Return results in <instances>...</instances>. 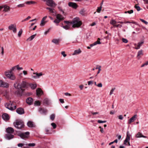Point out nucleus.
<instances>
[{
  "instance_id": "4c0bfd02",
  "label": "nucleus",
  "mask_w": 148,
  "mask_h": 148,
  "mask_svg": "<svg viewBox=\"0 0 148 148\" xmlns=\"http://www.w3.org/2000/svg\"><path fill=\"white\" fill-rule=\"evenodd\" d=\"M134 7L138 11H139L140 10V7L136 5Z\"/></svg>"
},
{
  "instance_id": "cd10ccee",
  "label": "nucleus",
  "mask_w": 148,
  "mask_h": 148,
  "mask_svg": "<svg viewBox=\"0 0 148 148\" xmlns=\"http://www.w3.org/2000/svg\"><path fill=\"white\" fill-rule=\"evenodd\" d=\"M60 42V40L58 39H54L52 40V42L54 44L58 45Z\"/></svg>"
},
{
  "instance_id": "9b49d317",
  "label": "nucleus",
  "mask_w": 148,
  "mask_h": 148,
  "mask_svg": "<svg viewBox=\"0 0 148 148\" xmlns=\"http://www.w3.org/2000/svg\"><path fill=\"white\" fill-rule=\"evenodd\" d=\"M38 111L41 114L44 115H46L47 112V110L46 109H43L42 108H39Z\"/></svg>"
},
{
  "instance_id": "4d7b16f0",
  "label": "nucleus",
  "mask_w": 148,
  "mask_h": 148,
  "mask_svg": "<svg viewBox=\"0 0 148 148\" xmlns=\"http://www.w3.org/2000/svg\"><path fill=\"white\" fill-rule=\"evenodd\" d=\"M14 29H12L14 33H16V25H15V27L13 28Z\"/></svg>"
},
{
  "instance_id": "c9c22d12",
  "label": "nucleus",
  "mask_w": 148,
  "mask_h": 148,
  "mask_svg": "<svg viewBox=\"0 0 148 148\" xmlns=\"http://www.w3.org/2000/svg\"><path fill=\"white\" fill-rule=\"evenodd\" d=\"M22 32H23V30H22V29H21L20 30L18 34V35L19 37H20L21 36L22 34Z\"/></svg>"
},
{
  "instance_id": "3c124183",
  "label": "nucleus",
  "mask_w": 148,
  "mask_h": 148,
  "mask_svg": "<svg viewBox=\"0 0 148 148\" xmlns=\"http://www.w3.org/2000/svg\"><path fill=\"white\" fill-rule=\"evenodd\" d=\"M16 69L18 70H22L23 69V68L22 67H19L18 65H16Z\"/></svg>"
},
{
  "instance_id": "338daca9",
  "label": "nucleus",
  "mask_w": 148,
  "mask_h": 148,
  "mask_svg": "<svg viewBox=\"0 0 148 148\" xmlns=\"http://www.w3.org/2000/svg\"><path fill=\"white\" fill-rule=\"evenodd\" d=\"M49 30L50 29H49L47 31H45L44 33L46 35L49 32Z\"/></svg>"
},
{
  "instance_id": "ddd939ff",
  "label": "nucleus",
  "mask_w": 148,
  "mask_h": 148,
  "mask_svg": "<svg viewBox=\"0 0 148 148\" xmlns=\"http://www.w3.org/2000/svg\"><path fill=\"white\" fill-rule=\"evenodd\" d=\"M13 103H7L5 104V107L9 109V110H12V106Z\"/></svg>"
},
{
  "instance_id": "79ce46f5",
  "label": "nucleus",
  "mask_w": 148,
  "mask_h": 148,
  "mask_svg": "<svg viewBox=\"0 0 148 148\" xmlns=\"http://www.w3.org/2000/svg\"><path fill=\"white\" fill-rule=\"evenodd\" d=\"M35 3V2L34 1H27L26 2V3L27 4H33Z\"/></svg>"
},
{
  "instance_id": "2f4dec72",
  "label": "nucleus",
  "mask_w": 148,
  "mask_h": 148,
  "mask_svg": "<svg viewBox=\"0 0 148 148\" xmlns=\"http://www.w3.org/2000/svg\"><path fill=\"white\" fill-rule=\"evenodd\" d=\"M15 27L14 24H11L8 27V29L10 30H12Z\"/></svg>"
},
{
  "instance_id": "a878e982",
  "label": "nucleus",
  "mask_w": 148,
  "mask_h": 148,
  "mask_svg": "<svg viewBox=\"0 0 148 148\" xmlns=\"http://www.w3.org/2000/svg\"><path fill=\"white\" fill-rule=\"evenodd\" d=\"M136 138L143 137L144 138H147V137L146 136L143 135L140 132H138L136 135Z\"/></svg>"
},
{
  "instance_id": "39448f33",
  "label": "nucleus",
  "mask_w": 148,
  "mask_h": 148,
  "mask_svg": "<svg viewBox=\"0 0 148 148\" xmlns=\"http://www.w3.org/2000/svg\"><path fill=\"white\" fill-rule=\"evenodd\" d=\"M43 1L46 2V4L48 6L54 7L57 4L53 0H43Z\"/></svg>"
},
{
  "instance_id": "0eeeda50",
  "label": "nucleus",
  "mask_w": 148,
  "mask_h": 148,
  "mask_svg": "<svg viewBox=\"0 0 148 148\" xmlns=\"http://www.w3.org/2000/svg\"><path fill=\"white\" fill-rule=\"evenodd\" d=\"M29 134V133L28 132H25L24 133H21L18 134V135L20 136L21 138L23 139H25V138H27Z\"/></svg>"
},
{
  "instance_id": "c03bdc74",
  "label": "nucleus",
  "mask_w": 148,
  "mask_h": 148,
  "mask_svg": "<svg viewBox=\"0 0 148 148\" xmlns=\"http://www.w3.org/2000/svg\"><path fill=\"white\" fill-rule=\"evenodd\" d=\"M79 13L80 14H82V15L83 16L85 15L84 11L83 10H81V11H80Z\"/></svg>"
},
{
  "instance_id": "f257e3e1",
  "label": "nucleus",
  "mask_w": 148,
  "mask_h": 148,
  "mask_svg": "<svg viewBox=\"0 0 148 148\" xmlns=\"http://www.w3.org/2000/svg\"><path fill=\"white\" fill-rule=\"evenodd\" d=\"M17 84V82H16L14 84V88L17 90L14 93L18 96H21L25 90L23 88H28V83L26 81H23L21 83H18Z\"/></svg>"
},
{
  "instance_id": "5701e85b",
  "label": "nucleus",
  "mask_w": 148,
  "mask_h": 148,
  "mask_svg": "<svg viewBox=\"0 0 148 148\" xmlns=\"http://www.w3.org/2000/svg\"><path fill=\"white\" fill-rule=\"evenodd\" d=\"M128 132H127L126 138L124 141V143L125 145H126L127 143L129 142L130 140V136L128 134Z\"/></svg>"
},
{
  "instance_id": "20e7f679",
  "label": "nucleus",
  "mask_w": 148,
  "mask_h": 148,
  "mask_svg": "<svg viewBox=\"0 0 148 148\" xmlns=\"http://www.w3.org/2000/svg\"><path fill=\"white\" fill-rule=\"evenodd\" d=\"M13 124L15 127L18 129H21L24 126V123L21 120H16Z\"/></svg>"
},
{
  "instance_id": "864d4df0",
  "label": "nucleus",
  "mask_w": 148,
  "mask_h": 148,
  "mask_svg": "<svg viewBox=\"0 0 148 148\" xmlns=\"http://www.w3.org/2000/svg\"><path fill=\"white\" fill-rule=\"evenodd\" d=\"M106 122V121H102L100 120H99L97 121V122L98 123H104Z\"/></svg>"
},
{
  "instance_id": "393cba45",
  "label": "nucleus",
  "mask_w": 148,
  "mask_h": 148,
  "mask_svg": "<svg viewBox=\"0 0 148 148\" xmlns=\"http://www.w3.org/2000/svg\"><path fill=\"white\" fill-rule=\"evenodd\" d=\"M136 116V115H135L130 119L128 122L129 124H130L131 123L135 121Z\"/></svg>"
},
{
  "instance_id": "c756f323",
  "label": "nucleus",
  "mask_w": 148,
  "mask_h": 148,
  "mask_svg": "<svg viewBox=\"0 0 148 148\" xmlns=\"http://www.w3.org/2000/svg\"><path fill=\"white\" fill-rule=\"evenodd\" d=\"M27 125L28 127H34V124L33 122L31 121H29L27 123Z\"/></svg>"
},
{
  "instance_id": "b1692460",
  "label": "nucleus",
  "mask_w": 148,
  "mask_h": 148,
  "mask_svg": "<svg viewBox=\"0 0 148 148\" xmlns=\"http://www.w3.org/2000/svg\"><path fill=\"white\" fill-rule=\"evenodd\" d=\"M12 134L8 133L6 135V138L8 140H10L13 138L14 137V136Z\"/></svg>"
},
{
  "instance_id": "680f3d73",
  "label": "nucleus",
  "mask_w": 148,
  "mask_h": 148,
  "mask_svg": "<svg viewBox=\"0 0 148 148\" xmlns=\"http://www.w3.org/2000/svg\"><path fill=\"white\" fill-rule=\"evenodd\" d=\"M24 6V4H21L19 5H17V6L18 7H23Z\"/></svg>"
},
{
  "instance_id": "e2e57ef3",
  "label": "nucleus",
  "mask_w": 148,
  "mask_h": 148,
  "mask_svg": "<svg viewBox=\"0 0 148 148\" xmlns=\"http://www.w3.org/2000/svg\"><path fill=\"white\" fill-rule=\"evenodd\" d=\"M97 86L99 87H102V84L101 83H100L99 84H98L97 85Z\"/></svg>"
},
{
  "instance_id": "f3484780",
  "label": "nucleus",
  "mask_w": 148,
  "mask_h": 148,
  "mask_svg": "<svg viewBox=\"0 0 148 148\" xmlns=\"http://www.w3.org/2000/svg\"><path fill=\"white\" fill-rule=\"evenodd\" d=\"M3 8H4L3 11L5 12H8L9 10V7L6 5L0 6V10Z\"/></svg>"
},
{
  "instance_id": "ea45409f",
  "label": "nucleus",
  "mask_w": 148,
  "mask_h": 148,
  "mask_svg": "<svg viewBox=\"0 0 148 148\" xmlns=\"http://www.w3.org/2000/svg\"><path fill=\"white\" fill-rule=\"evenodd\" d=\"M133 10H129V11H128L127 12H125V13H128L129 14H132V13H133Z\"/></svg>"
},
{
  "instance_id": "473e14b6",
  "label": "nucleus",
  "mask_w": 148,
  "mask_h": 148,
  "mask_svg": "<svg viewBox=\"0 0 148 148\" xmlns=\"http://www.w3.org/2000/svg\"><path fill=\"white\" fill-rule=\"evenodd\" d=\"M46 9L48 10H49V11L51 13H53L54 12L53 10L54 9L51 8H48L47 7L46 8Z\"/></svg>"
},
{
  "instance_id": "4be33fe9",
  "label": "nucleus",
  "mask_w": 148,
  "mask_h": 148,
  "mask_svg": "<svg viewBox=\"0 0 148 148\" xmlns=\"http://www.w3.org/2000/svg\"><path fill=\"white\" fill-rule=\"evenodd\" d=\"M100 38H98L97 40L93 43L91 44L90 45V47H92L96 45L97 44H101V42L100 41Z\"/></svg>"
},
{
  "instance_id": "f03ea898",
  "label": "nucleus",
  "mask_w": 148,
  "mask_h": 148,
  "mask_svg": "<svg viewBox=\"0 0 148 148\" xmlns=\"http://www.w3.org/2000/svg\"><path fill=\"white\" fill-rule=\"evenodd\" d=\"M16 68V66L12 68L10 71H7L5 72V76L8 78L12 80H14L16 77L12 73V71Z\"/></svg>"
},
{
  "instance_id": "603ef678",
  "label": "nucleus",
  "mask_w": 148,
  "mask_h": 148,
  "mask_svg": "<svg viewBox=\"0 0 148 148\" xmlns=\"http://www.w3.org/2000/svg\"><path fill=\"white\" fill-rule=\"evenodd\" d=\"M62 27H63L64 29H68L69 28V26H68V25H64V26H63Z\"/></svg>"
},
{
  "instance_id": "49530a36",
  "label": "nucleus",
  "mask_w": 148,
  "mask_h": 148,
  "mask_svg": "<svg viewBox=\"0 0 148 148\" xmlns=\"http://www.w3.org/2000/svg\"><path fill=\"white\" fill-rule=\"evenodd\" d=\"M51 125L52 126L53 129H55L56 127V125L54 123H51Z\"/></svg>"
},
{
  "instance_id": "2eb2a0df",
  "label": "nucleus",
  "mask_w": 148,
  "mask_h": 148,
  "mask_svg": "<svg viewBox=\"0 0 148 148\" xmlns=\"http://www.w3.org/2000/svg\"><path fill=\"white\" fill-rule=\"evenodd\" d=\"M2 119L5 121L8 120L9 119V116L6 113H4L2 115Z\"/></svg>"
},
{
  "instance_id": "f704fd0d",
  "label": "nucleus",
  "mask_w": 148,
  "mask_h": 148,
  "mask_svg": "<svg viewBox=\"0 0 148 148\" xmlns=\"http://www.w3.org/2000/svg\"><path fill=\"white\" fill-rule=\"evenodd\" d=\"M55 118V114H52L50 116V119L51 120L53 121L54 120Z\"/></svg>"
},
{
  "instance_id": "7c9ffc66",
  "label": "nucleus",
  "mask_w": 148,
  "mask_h": 148,
  "mask_svg": "<svg viewBox=\"0 0 148 148\" xmlns=\"http://www.w3.org/2000/svg\"><path fill=\"white\" fill-rule=\"evenodd\" d=\"M36 34L32 35L29 37L27 39V41H31L35 37Z\"/></svg>"
},
{
  "instance_id": "423d86ee",
  "label": "nucleus",
  "mask_w": 148,
  "mask_h": 148,
  "mask_svg": "<svg viewBox=\"0 0 148 148\" xmlns=\"http://www.w3.org/2000/svg\"><path fill=\"white\" fill-rule=\"evenodd\" d=\"M56 19L53 21V22L56 24L59 23L60 22L64 19L62 16L60 14H57L56 16Z\"/></svg>"
},
{
  "instance_id": "e433bc0d",
  "label": "nucleus",
  "mask_w": 148,
  "mask_h": 148,
  "mask_svg": "<svg viewBox=\"0 0 148 148\" xmlns=\"http://www.w3.org/2000/svg\"><path fill=\"white\" fill-rule=\"evenodd\" d=\"M144 43V41L143 40L141 41L140 42H139L138 43V45L139 46V47H140Z\"/></svg>"
},
{
  "instance_id": "8fccbe9b",
  "label": "nucleus",
  "mask_w": 148,
  "mask_h": 148,
  "mask_svg": "<svg viewBox=\"0 0 148 148\" xmlns=\"http://www.w3.org/2000/svg\"><path fill=\"white\" fill-rule=\"evenodd\" d=\"M115 89V88H112L110 90V95H111L113 93V92L114 91Z\"/></svg>"
},
{
  "instance_id": "6e6552de",
  "label": "nucleus",
  "mask_w": 148,
  "mask_h": 148,
  "mask_svg": "<svg viewBox=\"0 0 148 148\" xmlns=\"http://www.w3.org/2000/svg\"><path fill=\"white\" fill-rule=\"evenodd\" d=\"M9 86V84L4 82L2 80H0V87L8 88Z\"/></svg>"
},
{
  "instance_id": "bf43d9fd",
  "label": "nucleus",
  "mask_w": 148,
  "mask_h": 148,
  "mask_svg": "<svg viewBox=\"0 0 148 148\" xmlns=\"http://www.w3.org/2000/svg\"><path fill=\"white\" fill-rule=\"evenodd\" d=\"M100 68H101V66H100L99 68H96V69H98L99 70L97 72V74H99L100 73V71L101 70Z\"/></svg>"
},
{
  "instance_id": "a19ab883",
  "label": "nucleus",
  "mask_w": 148,
  "mask_h": 148,
  "mask_svg": "<svg viewBox=\"0 0 148 148\" xmlns=\"http://www.w3.org/2000/svg\"><path fill=\"white\" fill-rule=\"evenodd\" d=\"M34 104L36 106H40V103L38 101H36L35 102Z\"/></svg>"
},
{
  "instance_id": "c85d7f7f",
  "label": "nucleus",
  "mask_w": 148,
  "mask_h": 148,
  "mask_svg": "<svg viewBox=\"0 0 148 148\" xmlns=\"http://www.w3.org/2000/svg\"><path fill=\"white\" fill-rule=\"evenodd\" d=\"M81 52V51L80 49L78 50H76L74 51V53L73 54V55H76L80 53Z\"/></svg>"
},
{
  "instance_id": "052dcab7",
  "label": "nucleus",
  "mask_w": 148,
  "mask_h": 148,
  "mask_svg": "<svg viewBox=\"0 0 148 148\" xmlns=\"http://www.w3.org/2000/svg\"><path fill=\"white\" fill-rule=\"evenodd\" d=\"M88 84L89 85H91L93 84V81H88Z\"/></svg>"
},
{
  "instance_id": "0e129e2a",
  "label": "nucleus",
  "mask_w": 148,
  "mask_h": 148,
  "mask_svg": "<svg viewBox=\"0 0 148 148\" xmlns=\"http://www.w3.org/2000/svg\"><path fill=\"white\" fill-rule=\"evenodd\" d=\"M59 101H60V102L62 103H63L64 102V99H59Z\"/></svg>"
},
{
  "instance_id": "69168bd1",
  "label": "nucleus",
  "mask_w": 148,
  "mask_h": 148,
  "mask_svg": "<svg viewBox=\"0 0 148 148\" xmlns=\"http://www.w3.org/2000/svg\"><path fill=\"white\" fill-rule=\"evenodd\" d=\"M116 136L117 137V138L119 140H120L121 139V135H116Z\"/></svg>"
},
{
  "instance_id": "a18cd8bd",
  "label": "nucleus",
  "mask_w": 148,
  "mask_h": 148,
  "mask_svg": "<svg viewBox=\"0 0 148 148\" xmlns=\"http://www.w3.org/2000/svg\"><path fill=\"white\" fill-rule=\"evenodd\" d=\"M122 41L125 43H127L128 41V40L125 38H123L122 39Z\"/></svg>"
},
{
  "instance_id": "6e6d98bb",
  "label": "nucleus",
  "mask_w": 148,
  "mask_h": 148,
  "mask_svg": "<svg viewBox=\"0 0 148 148\" xmlns=\"http://www.w3.org/2000/svg\"><path fill=\"white\" fill-rule=\"evenodd\" d=\"M24 145V144L20 143L18 144L17 145L18 147H22Z\"/></svg>"
},
{
  "instance_id": "72a5a7b5",
  "label": "nucleus",
  "mask_w": 148,
  "mask_h": 148,
  "mask_svg": "<svg viewBox=\"0 0 148 148\" xmlns=\"http://www.w3.org/2000/svg\"><path fill=\"white\" fill-rule=\"evenodd\" d=\"M110 23L111 24L114 25L116 23V21L115 20L112 19L110 21Z\"/></svg>"
},
{
  "instance_id": "4468645a",
  "label": "nucleus",
  "mask_w": 148,
  "mask_h": 148,
  "mask_svg": "<svg viewBox=\"0 0 148 148\" xmlns=\"http://www.w3.org/2000/svg\"><path fill=\"white\" fill-rule=\"evenodd\" d=\"M47 17V16H45L42 19L40 24V25L42 27L44 26L46 23V21H45L46 20Z\"/></svg>"
},
{
  "instance_id": "412c9836",
  "label": "nucleus",
  "mask_w": 148,
  "mask_h": 148,
  "mask_svg": "<svg viewBox=\"0 0 148 148\" xmlns=\"http://www.w3.org/2000/svg\"><path fill=\"white\" fill-rule=\"evenodd\" d=\"M68 5L69 6L74 8H76L77 7V5L76 3L71 2H69L68 3Z\"/></svg>"
},
{
  "instance_id": "7ed1b4c3",
  "label": "nucleus",
  "mask_w": 148,
  "mask_h": 148,
  "mask_svg": "<svg viewBox=\"0 0 148 148\" xmlns=\"http://www.w3.org/2000/svg\"><path fill=\"white\" fill-rule=\"evenodd\" d=\"M71 23L73 25V27H79L82 24V21L78 17L74 18Z\"/></svg>"
},
{
  "instance_id": "dca6fc26",
  "label": "nucleus",
  "mask_w": 148,
  "mask_h": 148,
  "mask_svg": "<svg viewBox=\"0 0 148 148\" xmlns=\"http://www.w3.org/2000/svg\"><path fill=\"white\" fill-rule=\"evenodd\" d=\"M36 93L37 95L40 96L43 94V92L40 88H38L36 90Z\"/></svg>"
},
{
  "instance_id": "1a4fd4ad",
  "label": "nucleus",
  "mask_w": 148,
  "mask_h": 148,
  "mask_svg": "<svg viewBox=\"0 0 148 148\" xmlns=\"http://www.w3.org/2000/svg\"><path fill=\"white\" fill-rule=\"evenodd\" d=\"M43 103L44 104L47 106L50 105L51 103V101L50 99H49L46 98L44 99Z\"/></svg>"
},
{
  "instance_id": "774afa93",
  "label": "nucleus",
  "mask_w": 148,
  "mask_h": 148,
  "mask_svg": "<svg viewBox=\"0 0 148 148\" xmlns=\"http://www.w3.org/2000/svg\"><path fill=\"white\" fill-rule=\"evenodd\" d=\"M23 73L24 75H26L27 74V71H23Z\"/></svg>"
},
{
  "instance_id": "09e8293b",
  "label": "nucleus",
  "mask_w": 148,
  "mask_h": 148,
  "mask_svg": "<svg viewBox=\"0 0 148 148\" xmlns=\"http://www.w3.org/2000/svg\"><path fill=\"white\" fill-rule=\"evenodd\" d=\"M61 54L64 57H65L66 56V55L65 54V52L63 51L61 52Z\"/></svg>"
},
{
  "instance_id": "13d9d810",
  "label": "nucleus",
  "mask_w": 148,
  "mask_h": 148,
  "mask_svg": "<svg viewBox=\"0 0 148 148\" xmlns=\"http://www.w3.org/2000/svg\"><path fill=\"white\" fill-rule=\"evenodd\" d=\"M118 118L119 119L122 120L123 119V117L122 115H120L118 116Z\"/></svg>"
},
{
  "instance_id": "de8ad7c7",
  "label": "nucleus",
  "mask_w": 148,
  "mask_h": 148,
  "mask_svg": "<svg viewBox=\"0 0 148 148\" xmlns=\"http://www.w3.org/2000/svg\"><path fill=\"white\" fill-rule=\"evenodd\" d=\"M140 20L143 22V23H144L146 25H147V24H148V22L145 21V20H144L142 19H140Z\"/></svg>"
},
{
  "instance_id": "f8f14e48",
  "label": "nucleus",
  "mask_w": 148,
  "mask_h": 148,
  "mask_svg": "<svg viewBox=\"0 0 148 148\" xmlns=\"http://www.w3.org/2000/svg\"><path fill=\"white\" fill-rule=\"evenodd\" d=\"M33 74L36 75V76H32V77L34 79L39 78L40 76L44 74H43L42 72H40L39 73L36 72L34 73Z\"/></svg>"
},
{
  "instance_id": "6ab92c4d",
  "label": "nucleus",
  "mask_w": 148,
  "mask_h": 148,
  "mask_svg": "<svg viewBox=\"0 0 148 148\" xmlns=\"http://www.w3.org/2000/svg\"><path fill=\"white\" fill-rule=\"evenodd\" d=\"M29 86L32 89L34 90L37 87V85L36 84L32 83H28V86Z\"/></svg>"
},
{
  "instance_id": "bb28decb",
  "label": "nucleus",
  "mask_w": 148,
  "mask_h": 148,
  "mask_svg": "<svg viewBox=\"0 0 148 148\" xmlns=\"http://www.w3.org/2000/svg\"><path fill=\"white\" fill-rule=\"evenodd\" d=\"M143 51L140 50L138 52L137 57L138 59H139L143 55Z\"/></svg>"
},
{
  "instance_id": "58836bf2",
  "label": "nucleus",
  "mask_w": 148,
  "mask_h": 148,
  "mask_svg": "<svg viewBox=\"0 0 148 148\" xmlns=\"http://www.w3.org/2000/svg\"><path fill=\"white\" fill-rule=\"evenodd\" d=\"M26 145H27L29 147H34L35 146L36 144L34 143H29L27 144Z\"/></svg>"
},
{
  "instance_id": "37998d69",
  "label": "nucleus",
  "mask_w": 148,
  "mask_h": 148,
  "mask_svg": "<svg viewBox=\"0 0 148 148\" xmlns=\"http://www.w3.org/2000/svg\"><path fill=\"white\" fill-rule=\"evenodd\" d=\"M101 8L102 7L101 6L100 7H98L97 12L98 13H99L101 10Z\"/></svg>"
},
{
  "instance_id": "9d476101",
  "label": "nucleus",
  "mask_w": 148,
  "mask_h": 148,
  "mask_svg": "<svg viewBox=\"0 0 148 148\" xmlns=\"http://www.w3.org/2000/svg\"><path fill=\"white\" fill-rule=\"evenodd\" d=\"M16 112L18 114L21 115L24 114L25 112L23 109L21 108H19L16 110Z\"/></svg>"
},
{
  "instance_id": "aec40b11",
  "label": "nucleus",
  "mask_w": 148,
  "mask_h": 148,
  "mask_svg": "<svg viewBox=\"0 0 148 148\" xmlns=\"http://www.w3.org/2000/svg\"><path fill=\"white\" fill-rule=\"evenodd\" d=\"M7 132L8 133L12 134L14 132V129L11 127H8L6 129Z\"/></svg>"
},
{
  "instance_id": "a211bd4d",
  "label": "nucleus",
  "mask_w": 148,
  "mask_h": 148,
  "mask_svg": "<svg viewBox=\"0 0 148 148\" xmlns=\"http://www.w3.org/2000/svg\"><path fill=\"white\" fill-rule=\"evenodd\" d=\"M33 99L31 97L28 98L26 100V102L29 105H31L32 103Z\"/></svg>"
},
{
  "instance_id": "5fc2aeb1",
  "label": "nucleus",
  "mask_w": 148,
  "mask_h": 148,
  "mask_svg": "<svg viewBox=\"0 0 148 148\" xmlns=\"http://www.w3.org/2000/svg\"><path fill=\"white\" fill-rule=\"evenodd\" d=\"M114 27H119L120 28H121V27H122V25H120V24H118L116 25H114Z\"/></svg>"
}]
</instances>
